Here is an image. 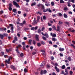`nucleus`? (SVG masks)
Instances as JSON below:
<instances>
[{"mask_svg": "<svg viewBox=\"0 0 75 75\" xmlns=\"http://www.w3.org/2000/svg\"><path fill=\"white\" fill-rule=\"evenodd\" d=\"M20 56L21 57H23L24 56L23 54V53H21V54H20Z\"/></svg>", "mask_w": 75, "mask_h": 75, "instance_id": "39", "label": "nucleus"}, {"mask_svg": "<svg viewBox=\"0 0 75 75\" xmlns=\"http://www.w3.org/2000/svg\"><path fill=\"white\" fill-rule=\"evenodd\" d=\"M15 51H16V53L18 55H19L20 54V52H19L18 49H16Z\"/></svg>", "mask_w": 75, "mask_h": 75, "instance_id": "10", "label": "nucleus"}, {"mask_svg": "<svg viewBox=\"0 0 75 75\" xmlns=\"http://www.w3.org/2000/svg\"><path fill=\"white\" fill-rule=\"evenodd\" d=\"M44 36H46V37L47 38H48L49 37V36L48 35V34L47 33H45V34H44Z\"/></svg>", "mask_w": 75, "mask_h": 75, "instance_id": "20", "label": "nucleus"}, {"mask_svg": "<svg viewBox=\"0 0 75 75\" xmlns=\"http://www.w3.org/2000/svg\"><path fill=\"white\" fill-rule=\"evenodd\" d=\"M58 15L59 16H62V14L61 13H59Z\"/></svg>", "mask_w": 75, "mask_h": 75, "instance_id": "51", "label": "nucleus"}, {"mask_svg": "<svg viewBox=\"0 0 75 75\" xmlns=\"http://www.w3.org/2000/svg\"><path fill=\"white\" fill-rule=\"evenodd\" d=\"M35 40L37 41H39V39L38 37V35H36L35 36Z\"/></svg>", "mask_w": 75, "mask_h": 75, "instance_id": "9", "label": "nucleus"}, {"mask_svg": "<svg viewBox=\"0 0 75 75\" xmlns=\"http://www.w3.org/2000/svg\"><path fill=\"white\" fill-rule=\"evenodd\" d=\"M13 5L15 6L17 8H20V6L19 4L15 1H13Z\"/></svg>", "mask_w": 75, "mask_h": 75, "instance_id": "2", "label": "nucleus"}, {"mask_svg": "<svg viewBox=\"0 0 75 75\" xmlns=\"http://www.w3.org/2000/svg\"><path fill=\"white\" fill-rule=\"evenodd\" d=\"M3 35L4 36V37L5 36H7L8 35L6 33H4L3 34Z\"/></svg>", "mask_w": 75, "mask_h": 75, "instance_id": "29", "label": "nucleus"}, {"mask_svg": "<svg viewBox=\"0 0 75 75\" xmlns=\"http://www.w3.org/2000/svg\"><path fill=\"white\" fill-rule=\"evenodd\" d=\"M40 16H37V21L38 23L40 22Z\"/></svg>", "mask_w": 75, "mask_h": 75, "instance_id": "8", "label": "nucleus"}, {"mask_svg": "<svg viewBox=\"0 0 75 75\" xmlns=\"http://www.w3.org/2000/svg\"><path fill=\"white\" fill-rule=\"evenodd\" d=\"M57 29L56 30V31L57 32H59L60 30V26H59L57 25Z\"/></svg>", "mask_w": 75, "mask_h": 75, "instance_id": "13", "label": "nucleus"}, {"mask_svg": "<svg viewBox=\"0 0 75 75\" xmlns=\"http://www.w3.org/2000/svg\"><path fill=\"white\" fill-rule=\"evenodd\" d=\"M59 50L60 51H64V48H59Z\"/></svg>", "mask_w": 75, "mask_h": 75, "instance_id": "22", "label": "nucleus"}, {"mask_svg": "<svg viewBox=\"0 0 75 75\" xmlns=\"http://www.w3.org/2000/svg\"><path fill=\"white\" fill-rule=\"evenodd\" d=\"M52 16L53 17H57V16H56V15H55V14L53 15H52Z\"/></svg>", "mask_w": 75, "mask_h": 75, "instance_id": "59", "label": "nucleus"}, {"mask_svg": "<svg viewBox=\"0 0 75 75\" xmlns=\"http://www.w3.org/2000/svg\"><path fill=\"white\" fill-rule=\"evenodd\" d=\"M52 28L54 30H56L57 29V28L54 25L52 26Z\"/></svg>", "mask_w": 75, "mask_h": 75, "instance_id": "16", "label": "nucleus"}, {"mask_svg": "<svg viewBox=\"0 0 75 75\" xmlns=\"http://www.w3.org/2000/svg\"><path fill=\"white\" fill-rule=\"evenodd\" d=\"M9 25L11 27V30L10 31V32L12 33H13L14 32V31L13 30L14 29L13 25L12 24H9Z\"/></svg>", "mask_w": 75, "mask_h": 75, "instance_id": "1", "label": "nucleus"}, {"mask_svg": "<svg viewBox=\"0 0 75 75\" xmlns=\"http://www.w3.org/2000/svg\"><path fill=\"white\" fill-rule=\"evenodd\" d=\"M3 13V11H0V14H2Z\"/></svg>", "mask_w": 75, "mask_h": 75, "instance_id": "54", "label": "nucleus"}, {"mask_svg": "<svg viewBox=\"0 0 75 75\" xmlns=\"http://www.w3.org/2000/svg\"><path fill=\"white\" fill-rule=\"evenodd\" d=\"M17 28L18 29V30H21V29L20 28V27H19V26L18 25L17 26Z\"/></svg>", "mask_w": 75, "mask_h": 75, "instance_id": "37", "label": "nucleus"}, {"mask_svg": "<svg viewBox=\"0 0 75 75\" xmlns=\"http://www.w3.org/2000/svg\"><path fill=\"white\" fill-rule=\"evenodd\" d=\"M33 43L34 45H35L36 42V40H33Z\"/></svg>", "mask_w": 75, "mask_h": 75, "instance_id": "19", "label": "nucleus"}, {"mask_svg": "<svg viewBox=\"0 0 75 75\" xmlns=\"http://www.w3.org/2000/svg\"><path fill=\"white\" fill-rule=\"evenodd\" d=\"M65 24H67V25L68 26H69V22H66L65 23Z\"/></svg>", "mask_w": 75, "mask_h": 75, "instance_id": "40", "label": "nucleus"}, {"mask_svg": "<svg viewBox=\"0 0 75 75\" xmlns=\"http://www.w3.org/2000/svg\"><path fill=\"white\" fill-rule=\"evenodd\" d=\"M48 11L49 12H50V13H51V12H52V11H51V10H50V9H48Z\"/></svg>", "mask_w": 75, "mask_h": 75, "instance_id": "63", "label": "nucleus"}, {"mask_svg": "<svg viewBox=\"0 0 75 75\" xmlns=\"http://www.w3.org/2000/svg\"><path fill=\"white\" fill-rule=\"evenodd\" d=\"M63 24L62 22L61 21H59V22L58 24L59 25H60V24Z\"/></svg>", "mask_w": 75, "mask_h": 75, "instance_id": "31", "label": "nucleus"}, {"mask_svg": "<svg viewBox=\"0 0 75 75\" xmlns=\"http://www.w3.org/2000/svg\"><path fill=\"white\" fill-rule=\"evenodd\" d=\"M51 4L52 6H54V3L53 2H51Z\"/></svg>", "mask_w": 75, "mask_h": 75, "instance_id": "53", "label": "nucleus"}, {"mask_svg": "<svg viewBox=\"0 0 75 75\" xmlns=\"http://www.w3.org/2000/svg\"><path fill=\"white\" fill-rule=\"evenodd\" d=\"M53 37L55 38L56 37V35L55 34H53L52 36Z\"/></svg>", "mask_w": 75, "mask_h": 75, "instance_id": "43", "label": "nucleus"}, {"mask_svg": "<svg viewBox=\"0 0 75 75\" xmlns=\"http://www.w3.org/2000/svg\"><path fill=\"white\" fill-rule=\"evenodd\" d=\"M52 40L54 42H55L56 41H57V40H56V39L55 38H52Z\"/></svg>", "mask_w": 75, "mask_h": 75, "instance_id": "48", "label": "nucleus"}, {"mask_svg": "<svg viewBox=\"0 0 75 75\" xmlns=\"http://www.w3.org/2000/svg\"><path fill=\"white\" fill-rule=\"evenodd\" d=\"M54 69H56V71L58 73L59 72V69L57 67H54Z\"/></svg>", "mask_w": 75, "mask_h": 75, "instance_id": "7", "label": "nucleus"}, {"mask_svg": "<svg viewBox=\"0 0 75 75\" xmlns=\"http://www.w3.org/2000/svg\"><path fill=\"white\" fill-rule=\"evenodd\" d=\"M6 51L7 52H8L10 51V50L8 49H6Z\"/></svg>", "mask_w": 75, "mask_h": 75, "instance_id": "50", "label": "nucleus"}, {"mask_svg": "<svg viewBox=\"0 0 75 75\" xmlns=\"http://www.w3.org/2000/svg\"><path fill=\"white\" fill-rule=\"evenodd\" d=\"M14 40H15L16 41H17L18 40V39L17 38V36H15L14 37Z\"/></svg>", "mask_w": 75, "mask_h": 75, "instance_id": "26", "label": "nucleus"}, {"mask_svg": "<svg viewBox=\"0 0 75 75\" xmlns=\"http://www.w3.org/2000/svg\"><path fill=\"white\" fill-rule=\"evenodd\" d=\"M1 54L2 55V56H3L4 54V52H1Z\"/></svg>", "mask_w": 75, "mask_h": 75, "instance_id": "49", "label": "nucleus"}, {"mask_svg": "<svg viewBox=\"0 0 75 75\" xmlns=\"http://www.w3.org/2000/svg\"><path fill=\"white\" fill-rule=\"evenodd\" d=\"M41 52L43 53V54L45 53V51L43 50H41Z\"/></svg>", "mask_w": 75, "mask_h": 75, "instance_id": "46", "label": "nucleus"}, {"mask_svg": "<svg viewBox=\"0 0 75 75\" xmlns=\"http://www.w3.org/2000/svg\"><path fill=\"white\" fill-rule=\"evenodd\" d=\"M10 59H11V58H9L8 59V60L6 59L5 60V62H6V63H7V64H9L10 63L9 62L10 61Z\"/></svg>", "mask_w": 75, "mask_h": 75, "instance_id": "5", "label": "nucleus"}, {"mask_svg": "<svg viewBox=\"0 0 75 75\" xmlns=\"http://www.w3.org/2000/svg\"><path fill=\"white\" fill-rule=\"evenodd\" d=\"M35 29V28L34 27H32L30 28V30H33Z\"/></svg>", "mask_w": 75, "mask_h": 75, "instance_id": "38", "label": "nucleus"}, {"mask_svg": "<svg viewBox=\"0 0 75 75\" xmlns=\"http://www.w3.org/2000/svg\"><path fill=\"white\" fill-rule=\"evenodd\" d=\"M0 31H3V28H0Z\"/></svg>", "mask_w": 75, "mask_h": 75, "instance_id": "42", "label": "nucleus"}, {"mask_svg": "<svg viewBox=\"0 0 75 75\" xmlns=\"http://www.w3.org/2000/svg\"><path fill=\"white\" fill-rule=\"evenodd\" d=\"M23 50H26V49L25 48V47L24 46H23Z\"/></svg>", "mask_w": 75, "mask_h": 75, "instance_id": "36", "label": "nucleus"}, {"mask_svg": "<svg viewBox=\"0 0 75 75\" xmlns=\"http://www.w3.org/2000/svg\"><path fill=\"white\" fill-rule=\"evenodd\" d=\"M45 65V63L44 62H42V63L41 64V65L40 66V67H44Z\"/></svg>", "mask_w": 75, "mask_h": 75, "instance_id": "17", "label": "nucleus"}, {"mask_svg": "<svg viewBox=\"0 0 75 75\" xmlns=\"http://www.w3.org/2000/svg\"><path fill=\"white\" fill-rule=\"evenodd\" d=\"M0 38L2 39H3L4 38V36H3V35H2L1 34H0Z\"/></svg>", "mask_w": 75, "mask_h": 75, "instance_id": "14", "label": "nucleus"}, {"mask_svg": "<svg viewBox=\"0 0 75 75\" xmlns=\"http://www.w3.org/2000/svg\"><path fill=\"white\" fill-rule=\"evenodd\" d=\"M65 72L67 74H68V69H66L65 70Z\"/></svg>", "mask_w": 75, "mask_h": 75, "instance_id": "28", "label": "nucleus"}, {"mask_svg": "<svg viewBox=\"0 0 75 75\" xmlns=\"http://www.w3.org/2000/svg\"><path fill=\"white\" fill-rule=\"evenodd\" d=\"M12 4L10 3L9 4V7H12Z\"/></svg>", "mask_w": 75, "mask_h": 75, "instance_id": "34", "label": "nucleus"}, {"mask_svg": "<svg viewBox=\"0 0 75 75\" xmlns=\"http://www.w3.org/2000/svg\"><path fill=\"white\" fill-rule=\"evenodd\" d=\"M64 3V2L63 0H60V4H63Z\"/></svg>", "mask_w": 75, "mask_h": 75, "instance_id": "33", "label": "nucleus"}, {"mask_svg": "<svg viewBox=\"0 0 75 75\" xmlns=\"http://www.w3.org/2000/svg\"><path fill=\"white\" fill-rule=\"evenodd\" d=\"M64 17V18H68V16L66 14V13H64L63 15Z\"/></svg>", "mask_w": 75, "mask_h": 75, "instance_id": "15", "label": "nucleus"}, {"mask_svg": "<svg viewBox=\"0 0 75 75\" xmlns=\"http://www.w3.org/2000/svg\"><path fill=\"white\" fill-rule=\"evenodd\" d=\"M8 9H9V10L10 11H11L12 10V7H8Z\"/></svg>", "mask_w": 75, "mask_h": 75, "instance_id": "44", "label": "nucleus"}, {"mask_svg": "<svg viewBox=\"0 0 75 75\" xmlns=\"http://www.w3.org/2000/svg\"><path fill=\"white\" fill-rule=\"evenodd\" d=\"M42 55L43 56H44V57H45L46 56V55L45 54V53H43V54H42Z\"/></svg>", "mask_w": 75, "mask_h": 75, "instance_id": "61", "label": "nucleus"}, {"mask_svg": "<svg viewBox=\"0 0 75 75\" xmlns=\"http://www.w3.org/2000/svg\"><path fill=\"white\" fill-rule=\"evenodd\" d=\"M13 12H14L15 13L17 14V10L16 9H13Z\"/></svg>", "mask_w": 75, "mask_h": 75, "instance_id": "11", "label": "nucleus"}, {"mask_svg": "<svg viewBox=\"0 0 75 75\" xmlns=\"http://www.w3.org/2000/svg\"><path fill=\"white\" fill-rule=\"evenodd\" d=\"M41 7H42V9H45V7L43 5H42L41 6Z\"/></svg>", "mask_w": 75, "mask_h": 75, "instance_id": "41", "label": "nucleus"}, {"mask_svg": "<svg viewBox=\"0 0 75 75\" xmlns=\"http://www.w3.org/2000/svg\"><path fill=\"white\" fill-rule=\"evenodd\" d=\"M36 4V3L35 2H34L31 4V6H35Z\"/></svg>", "mask_w": 75, "mask_h": 75, "instance_id": "21", "label": "nucleus"}, {"mask_svg": "<svg viewBox=\"0 0 75 75\" xmlns=\"http://www.w3.org/2000/svg\"><path fill=\"white\" fill-rule=\"evenodd\" d=\"M68 31L70 32H71V28H69L68 29Z\"/></svg>", "mask_w": 75, "mask_h": 75, "instance_id": "62", "label": "nucleus"}, {"mask_svg": "<svg viewBox=\"0 0 75 75\" xmlns=\"http://www.w3.org/2000/svg\"><path fill=\"white\" fill-rule=\"evenodd\" d=\"M59 56L60 57H62L63 56V54L62 53H60Z\"/></svg>", "mask_w": 75, "mask_h": 75, "instance_id": "56", "label": "nucleus"}, {"mask_svg": "<svg viewBox=\"0 0 75 75\" xmlns=\"http://www.w3.org/2000/svg\"><path fill=\"white\" fill-rule=\"evenodd\" d=\"M51 59L52 60H53L54 59V58L53 57H52V56L51 57Z\"/></svg>", "mask_w": 75, "mask_h": 75, "instance_id": "60", "label": "nucleus"}, {"mask_svg": "<svg viewBox=\"0 0 75 75\" xmlns=\"http://www.w3.org/2000/svg\"><path fill=\"white\" fill-rule=\"evenodd\" d=\"M34 22L32 23V24L33 25H35V24H37L38 21L36 20V18H34V20L33 21Z\"/></svg>", "mask_w": 75, "mask_h": 75, "instance_id": "3", "label": "nucleus"}, {"mask_svg": "<svg viewBox=\"0 0 75 75\" xmlns=\"http://www.w3.org/2000/svg\"><path fill=\"white\" fill-rule=\"evenodd\" d=\"M47 71L46 70H44L43 71L42 70L41 71L40 74L41 75H42V74H45L47 73Z\"/></svg>", "mask_w": 75, "mask_h": 75, "instance_id": "4", "label": "nucleus"}, {"mask_svg": "<svg viewBox=\"0 0 75 75\" xmlns=\"http://www.w3.org/2000/svg\"><path fill=\"white\" fill-rule=\"evenodd\" d=\"M10 67L11 69H13L14 70H16V68L14 66L11 65Z\"/></svg>", "mask_w": 75, "mask_h": 75, "instance_id": "6", "label": "nucleus"}, {"mask_svg": "<svg viewBox=\"0 0 75 75\" xmlns=\"http://www.w3.org/2000/svg\"><path fill=\"white\" fill-rule=\"evenodd\" d=\"M26 23V22L25 21H23V24H25Z\"/></svg>", "mask_w": 75, "mask_h": 75, "instance_id": "58", "label": "nucleus"}, {"mask_svg": "<svg viewBox=\"0 0 75 75\" xmlns=\"http://www.w3.org/2000/svg\"><path fill=\"white\" fill-rule=\"evenodd\" d=\"M33 41V40H29V43L30 45H31V42Z\"/></svg>", "mask_w": 75, "mask_h": 75, "instance_id": "23", "label": "nucleus"}, {"mask_svg": "<svg viewBox=\"0 0 75 75\" xmlns=\"http://www.w3.org/2000/svg\"><path fill=\"white\" fill-rule=\"evenodd\" d=\"M24 71L26 73L27 72V69L26 68H25L24 69Z\"/></svg>", "mask_w": 75, "mask_h": 75, "instance_id": "47", "label": "nucleus"}, {"mask_svg": "<svg viewBox=\"0 0 75 75\" xmlns=\"http://www.w3.org/2000/svg\"><path fill=\"white\" fill-rule=\"evenodd\" d=\"M46 17L45 16H44L43 17V20H45L46 19Z\"/></svg>", "mask_w": 75, "mask_h": 75, "instance_id": "52", "label": "nucleus"}, {"mask_svg": "<svg viewBox=\"0 0 75 75\" xmlns=\"http://www.w3.org/2000/svg\"><path fill=\"white\" fill-rule=\"evenodd\" d=\"M41 30L40 29V28L39 29L38 31V33H40L41 32Z\"/></svg>", "mask_w": 75, "mask_h": 75, "instance_id": "27", "label": "nucleus"}, {"mask_svg": "<svg viewBox=\"0 0 75 75\" xmlns=\"http://www.w3.org/2000/svg\"><path fill=\"white\" fill-rule=\"evenodd\" d=\"M23 16L24 17H25L27 16L26 14L25 13L23 14Z\"/></svg>", "mask_w": 75, "mask_h": 75, "instance_id": "64", "label": "nucleus"}, {"mask_svg": "<svg viewBox=\"0 0 75 75\" xmlns=\"http://www.w3.org/2000/svg\"><path fill=\"white\" fill-rule=\"evenodd\" d=\"M62 69H64L65 68V66L64 65H63L62 67H61Z\"/></svg>", "mask_w": 75, "mask_h": 75, "instance_id": "35", "label": "nucleus"}, {"mask_svg": "<svg viewBox=\"0 0 75 75\" xmlns=\"http://www.w3.org/2000/svg\"><path fill=\"white\" fill-rule=\"evenodd\" d=\"M67 59L69 61H71L72 60L71 59V58L70 57H68L67 58Z\"/></svg>", "mask_w": 75, "mask_h": 75, "instance_id": "18", "label": "nucleus"}, {"mask_svg": "<svg viewBox=\"0 0 75 75\" xmlns=\"http://www.w3.org/2000/svg\"><path fill=\"white\" fill-rule=\"evenodd\" d=\"M45 6H50V4H49V3H48L47 2H46V3L45 4Z\"/></svg>", "mask_w": 75, "mask_h": 75, "instance_id": "12", "label": "nucleus"}, {"mask_svg": "<svg viewBox=\"0 0 75 75\" xmlns=\"http://www.w3.org/2000/svg\"><path fill=\"white\" fill-rule=\"evenodd\" d=\"M37 45L38 47H40L41 46V44L40 43H38Z\"/></svg>", "mask_w": 75, "mask_h": 75, "instance_id": "32", "label": "nucleus"}, {"mask_svg": "<svg viewBox=\"0 0 75 75\" xmlns=\"http://www.w3.org/2000/svg\"><path fill=\"white\" fill-rule=\"evenodd\" d=\"M70 72V75H72V74H73V72L72 71H69Z\"/></svg>", "mask_w": 75, "mask_h": 75, "instance_id": "55", "label": "nucleus"}, {"mask_svg": "<svg viewBox=\"0 0 75 75\" xmlns=\"http://www.w3.org/2000/svg\"><path fill=\"white\" fill-rule=\"evenodd\" d=\"M42 38L43 39L45 40H46V38H45V37H44V36H43L42 37Z\"/></svg>", "mask_w": 75, "mask_h": 75, "instance_id": "45", "label": "nucleus"}, {"mask_svg": "<svg viewBox=\"0 0 75 75\" xmlns=\"http://www.w3.org/2000/svg\"><path fill=\"white\" fill-rule=\"evenodd\" d=\"M22 44L23 45H25V43L24 42H22Z\"/></svg>", "mask_w": 75, "mask_h": 75, "instance_id": "57", "label": "nucleus"}, {"mask_svg": "<svg viewBox=\"0 0 75 75\" xmlns=\"http://www.w3.org/2000/svg\"><path fill=\"white\" fill-rule=\"evenodd\" d=\"M36 14H39L40 15H42V13L41 12H37Z\"/></svg>", "mask_w": 75, "mask_h": 75, "instance_id": "25", "label": "nucleus"}, {"mask_svg": "<svg viewBox=\"0 0 75 75\" xmlns=\"http://www.w3.org/2000/svg\"><path fill=\"white\" fill-rule=\"evenodd\" d=\"M69 45L71 46H72L74 48V49H75V46L73 44H71L70 45Z\"/></svg>", "mask_w": 75, "mask_h": 75, "instance_id": "24", "label": "nucleus"}, {"mask_svg": "<svg viewBox=\"0 0 75 75\" xmlns=\"http://www.w3.org/2000/svg\"><path fill=\"white\" fill-rule=\"evenodd\" d=\"M48 9H47L46 10L43 9V12H46L47 11H48Z\"/></svg>", "mask_w": 75, "mask_h": 75, "instance_id": "30", "label": "nucleus"}]
</instances>
